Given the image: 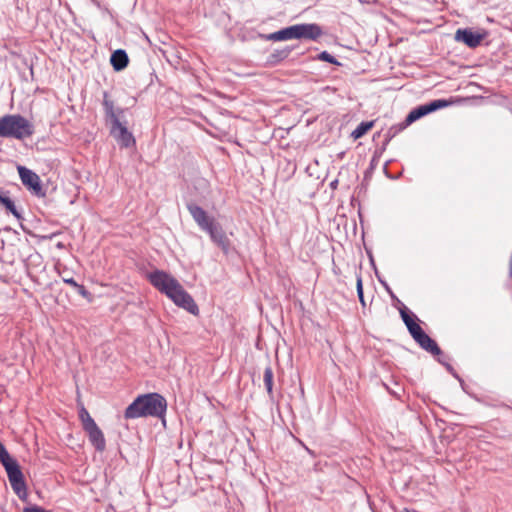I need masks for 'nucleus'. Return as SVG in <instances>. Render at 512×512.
Wrapping results in <instances>:
<instances>
[{"label": "nucleus", "mask_w": 512, "mask_h": 512, "mask_svg": "<svg viewBox=\"0 0 512 512\" xmlns=\"http://www.w3.org/2000/svg\"><path fill=\"white\" fill-rule=\"evenodd\" d=\"M34 132L33 123L21 114H6L0 117V137L2 138L25 140Z\"/></svg>", "instance_id": "obj_5"}, {"label": "nucleus", "mask_w": 512, "mask_h": 512, "mask_svg": "<svg viewBox=\"0 0 512 512\" xmlns=\"http://www.w3.org/2000/svg\"><path fill=\"white\" fill-rule=\"evenodd\" d=\"M337 184H338V181L337 180H334L330 183V187L331 188H336L337 187Z\"/></svg>", "instance_id": "obj_29"}, {"label": "nucleus", "mask_w": 512, "mask_h": 512, "mask_svg": "<svg viewBox=\"0 0 512 512\" xmlns=\"http://www.w3.org/2000/svg\"><path fill=\"white\" fill-rule=\"evenodd\" d=\"M167 409L166 399L158 393L139 395L126 409V419L141 417H163Z\"/></svg>", "instance_id": "obj_2"}, {"label": "nucleus", "mask_w": 512, "mask_h": 512, "mask_svg": "<svg viewBox=\"0 0 512 512\" xmlns=\"http://www.w3.org/2000/svg\"><path fill=\"white\" fill-rule=\"evenodd\" d=\"M62 278V281L70 286H72L79 295L83 298L91 300V293L85 288L84 285L78 284L73 277L67 276L65 273H59Z\"/></svg>", "instance_id": "obj_16"}, {"label": "nucleus", "mask_w": 512, "mask_h": 512, "mask_svg": "<svg viewBox=\"0 0 512 512\" xmlns=\"http://www.w3.org/2000/svg\"><path fill=\"white\" fill-rule=\"evenodd\" d=\"M483 38L484 34L474 32L469 28L458 29L455 33V40L463 42L469 48H476L479 46Z\"/></svg>", "instance_id": "obj_11"}, {"label": "nucleus", "mask_w": 512, "mask_h": 512, "mask_svg": "<svg viewBox=\"0 0 512 512\" xmlns=\"http://www.w3.org/2000/svg\"><path fill=\"white\" fill-rule=\"evenodd\" d=\"M374 126V121L361 122L351 133L354 139H359Z\"/></svg>", "instance_id": "obj_20"}, {"label": "nucleus", "mask_w": 512, "mask_h": 512, "mask_svg": "<svg viewBox=\"0 0 512 512\" xmlns=\"http://www.w3.org/2000/svg\"><path fill=\"white\" fill-rule=\"evenodd\" d=\"M153 287L165 294L175 305L193 315L199 314V308L192 296L182 287L179 281L163 270H155L147 275Z\"/></svg>", "instance_id": "obj_1"}, {"label": "nucleus", "mask_w": 512, "mask_h": 512, "mask_svg": "<svg viewBox=\"0 0 512 512\" xmlns=\"http://www.w3.org/2000/svg\"><path fill=\"white\" fill-rule=\"evenodd\" d=\"M0 462L4 466L11 488L23 502L28 501V491L24 475L16 459L12 458L0 442Z\"/></svg>", "instance_id": "obj_6"}, {"label": "nucleus", "mask_w": 512, "mask_h": 512, "mask_svg": "<svg viewBox=\"0 0 512 512\" xmlns=\"http://www.w3.org/2000/svg\"><path fill=\"white\" fill-rule=\"evenodd\" d=\"M400 512H419V511L414 510V509H409V508H403Z\"/></svg>", "instance_id": "obj_28"}, {"label": "nucleus", "mask_w": 512, "mask_h": 512, "mask_svg": "<svg viewBox=\"0 0 512 512\" xmlns=\"http://www.w3.org/2000/svg\"><path fill=\"white\" fill-rule=\"evenodd\" d=\"M295 46H285L281 49L274 50L266 60V64L270 67L279 65L282 61L287 59Z\"/></svg>", "instance_id": "obj_13"}, {"label": "nucleus", "mask_w": 512, "mask_h": 512, "mask_svg": "<svg viewBox=\"0 0 512 512\" xmlns=\"http://www.w3.org/2000/svg\"><path fill=\"white\" fill-rule=\"evenodd\" d=\"M0 204L17 219H22L21 213L17 210L14 202L6 195L0 193Z\"/></svg>", "instance_id": "obj_18"}, {"label": "nucleus", "mask_w": 512, "mask_h": 512, "mask_svg": "<svg viewBox=\"0 0 512 512\" xmlns=\"http://www.w3.org/2000/svg\"><path fill=\"white\" fill-rule=\"evenodd\" d=\"M494 406H497V407H504V408H508V409H511V410H512V407H511V406L506 405V404H504V403L495 404Z\"/></svg>", "instance_id": "obj_27"}, {"label": "nucleus", "mask_w": 512, "mask_h": 512, "mask_svg": "<svg viewBox=\"0 0 512 512\" xmlns=\"http://www.w3.org/2000/svg\"><path fill=\"white\" fill-rule=\"evenodd\" d=\"M401 128H397V127H391L387 134H386V139L383 143V146L381 149H378L374 152L371 160H370V163H369V168H368V172L372 173L376 168L377 166L379 165V162H380V158L382 156V153L383 151L386 149V146L387 144L389 143V141L397 134L398 131H400Z\"/></svg>", "instance_id": "obj_12"}, {"label": "nucleus", "mask_w": 512, "mask_h": 512, "mask_svg": "<svg viewBox=\"0 0 512 512\" xmlns=\"http://www.w3.org/2000/svg\"><path fill=\"white\" fill-rule=\"evenodd\" d=\"M103 108L106 118L111 123L110 134L115 140L125 148H129L135 145L136 141L133 134L127 129V127L120 122L119 116L123 114V109L114 108V102L110 99V95L107 91L103 92Z\"/></svg>", "instance_id": "obj_4"}, {"label": "nucleus", "mask_w": 512, "mask_h": 512, "mask_svg": "<svg viewBox=\"0 0 512 512\" xmlns=\"http://www.w3.org/2000/svg\"><path fill=\"white\" fill-rule=\"evenodd\" d=\"M400 315H401V318H402L404 324L406 325V327H409L410 323L415 322V320L411 317V315L407 311L406 307H403L402 309H400Z\"/></svg>", "instance_id": "obj_24"}, {"label": "nucleus", "mask_w": 512, "mask_h": 512, "mask_svg": "<svg viewBox=\"0 0 512 512\" xmlns=\"http://www.w3.org/2000/svg\"><path fill=\"white\" fill-rule=\"evenodd\" d=\"M273 377H274V374H273V370H272L271 366L270 365L266 366L264 369L263 381H264L267 393L269 394V396L271 398L273 397Z\"/></svg>", "instance_id": "obj_19"}, {"label": "nucleus", "mask_w": 512, "mask_h": 512, "mask_svg": "<svg viewBox=\"0 0 512 512\" xmlns=\"http://www.w3.org/2000/svg\"><path fill=\"white\" fill-rule=\"evenodd\" d=\"M384 285H385V287H386V290H387L388 292H390L389 287H388L386 284H384Z\"/></svg>", "instance_id": "obj_32"}, {"label": "nucleus", "mask_w": 512, "mask_h": 512, "mask_svg": "<svg viewBox=\"0 0 512 512\" xmlns=\"http://www.w3.org/2000/svg\"><path fill=\"white\" fill-rule=\"evenodd\" d=\"M22 512H51L38 505L24 507Z\"/></svg>", "instance_id": "obj_25"}, {"label": "nucleus", "mask_w": 512, "mask_h": 512, "mask_svg": "<svg viewBox=\"0 0 512 512\" xmlns=\"http://www.w3.org/2000/svg\"><path fill=\"white\" fill-rule=\"evenodd\" d=\"M297 39L317 40L323 35V30L316 23L296 24Z\"/></svg>", "instance_id": "obj_10"}, {"label": "nucleus", "mask_w": 512, "mask_h": 512, "mask_svg": "<svg viewBox=\"0 0 512 512\" xmlns=\"http://www.w3.org/2000/svg\"><path fill=\"white\" fill-rule=\"evenodd\" d=\"M441 356H442V355L437 356V357H438V358H437L438 362H439V363H441L442 365H444V366L446 367V369H447L449 372H451L453 375H455L453 367H452L449 363H447V362L443 361V360L441 359Z\"/></svg>", "instance_id": "obj_26"}, {"label": "nucleus", "mask_w": 512, "mask_h": 512, "mask_svg": "<svg viewBox=\"0 0 512 512\" xmlns=\"http://www.w3.org/2000/svg\"><path fill=\"white\" fill-rule=\"evenodd\" d=\"M317 59L321 60V61H325V62L331 63V64H334V65H337V66L341 65V63L333 55H331L327 51H322L321 53H319L317 55Z\"/></svg>", "instance_id": "obj_22"}, {"label": "nucleus", "mask_w": 512, "mask_h": 512, "mask_svg": "<svg viewBox=\"0 0 512 512\" xmlns=\"http://www.w3.org/2000/svg\"><path fill=\"white\" fill-rule=\"evenodd\" d=\"M451 104L450 101L446 99H436L429 103H427V108L429 110V113H432L434 111H437L438 109L445 108Z\"/></svg>", "instance_id": "obj_21"}, {"label": "nucleus", "mask_w": 512, "mask_h": 512, "mask_svg": "<svg viewBox=\"0 0 512 512\" xmlns=\"http://www.w3.org/2000/svg\"><path fill=\"white\" fill-rule=\"evenodd\" d=\"M110 62L115 71H121L127 67L129 58L125 50L118 49L112 53Z\"/></svg>", "instance_id": "obj_15"}, {"label": "nucleus", "mask_w": 512, "mask_h": 512, "mask_svg": "<svg viewBox=\"0 0 512 512\" xmlns=\"http://www.w3.org/2000/svg\"><path fill=\"white\" fill-rule=\"evenodd\" d=\"M187 210L193 220L203 231L207 232L211 240L220 247L224 253L230 249V240L223 231L221 225L213 217L208 216L207 212L199 205L189 202L186 204Z\"/></svg>", "instance_id": "obj_3"}, {"label": "nucleus", "mask_w": 512, "mask_h": 512, "mask_svg": "<svg viewBox=\"0 0 512 512\" xmlns=\"http://www.w3.org/2000/svg\"><path fill=\"white\" fill-rule=\"evenodd\" d=\"M427 114H429V110L426 104L418 106L407 115L406 124L409 125Z\"/></svg>", "instance_id": "obj_17"}, {"label": "nucleus", "mask_w": 512, "mask_h": 512, "mask_svg": "<svg viewBox=\"0 0 512 512\" xmlns=\"http://www.w3.org/2000/svg\"><path fill=\"white\" fill-rule=\"evenodd\" d=\"M409 333L415 342L425 351L431 353L433 356L442 355V350L435 340H433L416 322L410 323L407 327Z\"/></svg>", "instance_id": "obj_8"}, {"label": "nucleus", "mask_w": 512, "mask_h": 512, "mask_svg": "<svg viewBox=\"0 0 512 512\" xmlns=\"http://www.w3.org/2000/svg\"><path fill=\"white\" fill-rule=\"evenodd\" d=\"M356 289L360 303L362 304V306H365V300L363 295V283L360 275L357 276Z\"/></svg>", "instance_id": "obj_23"}, {"label": "nucleus", "mask_w": 512, "mask_h": 512, "mask_svg": "<svg viewBox=\"0 0 512 512\" xmlns=\"http://www.w3.org/2000/svg\"><path fill=\"white\" fill-rule=\"evenodd\" d=\"M387 165H388V162L385 163L384 165V170L387 171Z\"/></svg>", "instance_id": "obj_31"}, {"label": "nucleus", "mask_w": 512, "mask_h": 512, "mask_svg": "<svg viewBox=\"0 0 512 512\" xmlns=\"http://www.w3.org/2000/svg\"><path fill=\"white\" fill-rule=\"evenodd\" d=\"M79 419L91 445L96 451L103 452L106 449L104 434L84 406L79 409Z\"/></svg>", "instance_id": "obj_7"}, {"label": "nucleus", "mask_w": 512, "mask_h": 512, "mask_svg": "<svg viewBox=\"0 0 512 512\" xmlns=\"http://www.w3.org/2000/svg\"><path fill=\"white\" fill-rule=\"evenodd\" d=\"M17 170L24 186L31 190L35 195H44L40 178L35 172L24 166H18Z\"/></svg>", "instance_id": "obj_9"}, {"label": "nucleus", "mask_w": 512, "mask_h": 512, "mask_svg": "<svg viewBox=\"0 0 512 512\" xmlns=\"http://www.w3.org/2000/svg\"><path fill=\"white\" fill-rule=\"evenodd\" d=\"M264 38L270 41L297 39L296 25L285 27L279 31L265 35Z\"/></svg>", "instance_id": "obj_14"}, {"label": "nucleus", "mask_w": 512, "mask_h": 512, "mask_svg": "<svg viewBox=\"0 0 512 512\" xmlns=\"http://www.w3.org/2000/svg\"><path fill=\"white\" fill-rule=\"evenodd\" d=\"M57 247H58V248H63V247H64V245H63L61 242H59V243L57 244Z\"/></svg>", "instance_id": "obj_30"}]
</instances>
